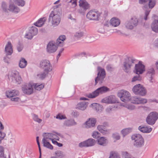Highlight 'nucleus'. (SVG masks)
<instances>
[{
  "mask_svg": "<svg viewBox=\"0 0 158 158\" xmlns=\"http://www.w3.org/2000/svg\"><path fill=\"white\" fill-rule=\"evenodd\" d=\"M135 59L133 57L127 56L124 59L123 62L122 68L125 73H129L131 70V68L134 64Z\"/></svg>",
  "mask_w": 158,
  "mask_h": 158,
  "instance_id": "f257e3e1",
  "label": "nucleus"
},
{
  "mask_svg": "<svg viewBox=\"0 0 158 158\" xmlns=\"http://www.w3.org/2000/svg\"><path fill=\"white\" fill-rule=\"evenodd\" d=\"M148 1V5H145L143 7V9L144 11L145 14L143 19L145 20H147L148 19V17L151 10L154 7L156 3V0H149Z\"/></svg>",
  "mask_w": 158,
  "mask_h": 158,
  "instance_id": "f03ea898",
  "label": "nucleus"
},
{
  "mask_svg": "<svg viewBox=\"0 0 158 158\" xmlns=\"http://www.w3.org/2000/svg\"><path fill=\"white\" fill-rule=\"evenodd\" d=\"M132 140H134V146L136 148H140L144 145V141L141 135L139 134H135L131 136Z\"/></svg>",
  "mask_w": 158,
  "mask_h": 158,
  "instance_id": "7ed1b4c3",
  "label": "nucleus"
},
{
  "mask_svg": "<svg viewBox=\"0 0 158 158\" xmlns=\"http://www.w3.org/2000/svg\"><path fill=\"white\" fill-rule=\"evenodd\" d=\"M97 71H98L97 76L96 77L95 80V85H97L99 81L100 84L102 83L106 75L105 69L102 68L101 67L99 66L98 67Z\"/></svg>",
  "mask_w": 158,
  "mask_h": 158,
  "instance_id": "20e7f679",
  "label": "nucleus"
},
{
  "mask_svg": "<svg viewBox=\"0 0 158 158\" xmlns=\"http://www.w3.org/2000/svg\"><path fill=\"white\" fill-rule=\"evenodd\" d=\"M109 90L107 87L103 86L97 89L91 93L87 95V96L89 98H94L98 96L100 94L105 93Z\"/></svg>",
  "mask_w": 158,
  "mask_h": 158,
  "instance_id": "39448f33",
  "label": "nucleus"
},
{
  "mask_svg": "<svg viewBox=\"0 0 158 158\" xmlns=\"http://www.w3.org/2000/svg\"><path fill=\"white\" fill-rule=\"evenodd\" d=\"M2 8L3 10L6 12H7L9 10L11 12L17 13L20 10L19 8L16 6L13 3H10L9 6V8L7 9V5L6 3L4 2H2Z\"/></svg>",
  "mask_w": 158,
  "mask_h": 158,
  "instance_id": "423d86ee",
  "label": "nucleus"
},
{
  "mask_svg": "<svg viewBox=\"0 0 158 158\" xmlns=\"http://www.w3.org/2000/svg\"><path fill=\"white\" fill-rule=\"evenodd\" d=\"M48 20L49 22H51L54 26H56L60 23L61 18L59 15L57 14H55L54 12L52 11L49 15Z\"/></svg>",
  "mask_w": 158,
  "mask_h": 158,
  "instance_id": "0eeeda50",
  "label": "nucleus"
},
{
  "mask_svg": "<svg viewBox=\"0 0 158 158\" xmlns=\"http://www.w3.org/2000/svg\"><path fill=\"white\" fill-rule=\"evenodd\" d=\"M158 119V113L155 111L150 113L146 118L147 123L150 125H153Z\"/></svg>",
  "mask_w": 158,
  "mask_h": 158,
  "instance_id": "6e6552de",
  "label": "nucleus"
},
{
  "mask_svg": "<svg viewBox=\"0 0 158 158\" xmlns=\"http://www.w3.org/2000/svg\"><path fill=\"white\" fill-rule=\"evenodd\" d=\"M132 91L135 94L141 96H145L147 93L146 89L140 84L134 86L132 89Z\"/></svg>",
  "mask_w": 158,
  "mask_h": 158,
  "instance_id": "1a4fd4ad",
  "label": "nucleus"
},
{
  "mask_svg": "<svg viewBox=\"0 0 158 158\" xmlns=\"http://www.w3.org/2000/svg\"><path fill=\"white\" fill-rule=\"evenodd\" d=\"M79 3L80 8V10H79V13L84 15L87 10L90 9V5L86 0H80Z\"/></svg>",
  "mask_w": 158,
  "mask_h": 158,
  "instance_id": "9d476101",
  "label": "nucleus"
},
{
  "mask_svg": "<svg viewBox=\"0 0 158 158\" xmlns=\"http://www.w3.org/2000/svg\"><path fill=\"white\" fill-rule=\"evenodd\" d=\"M117 96L120 98L121 100L124 102H126L130 100L131 95L128 91L124 90H121L118 92Z\"/></svg>",
  "mask_w": 158,
  "mask_h": 158,
  "instance_id": "9b49d317",
  "label": "nucleus"
},
{
  "mask_svg": "<svg viewBox=\"0 0 158 158\" xmlns=\"http://www.w3.org/2000/svg\"><path fill=\"white\" fill-rule=\"evenodd\" d=\"M40 67L44 69L45 72H49L52 69V67L50 62L47 60H44L41 61L40 63Z\"/></svg>",
  "mask_w": 158,
  "mask_h": 158,
  "instance_id": "f8f14e48",
  "label": "nucleus"
},
{
  "mask_svg": "<svg viewBox=\"0 0 158 158\" xmlns=\"http://www.w3.org/2000/svg\"><path fill=\"white\" fill-rule=\"evenodd\" d=\"M101 14V13L98 11L91 10L87 13L86 17L90 20H98L99 17Z\"/></svg>",
  "mask_w": 158,
  "mask_h": 158,
  "instance_id": "ddd939ff",
  "label": "nucleus"
},
{
  "mask_svg": "<svg viewBox=\"0 0 158 158\" xmlns=\"http://www.w3.org/2000/svg\"><path fill=\"white\" fill-rule=\"evenodd\" d=\"M138 23V20L136 18H132L129 21H126L125 25L126 28L129 29H132L134 27L137 26Z\"/></svg>",
  "mask_w": 158,
  "mask_h": 158,
  "instance_id": "4468645a",
  "label": "nucleus"
},
{
  "mask_svg": "<svg viewBox=\"0 0 158 158\" xmlns=\"http://www.w3.org/2000/svg\"><path fill=\"white\" fill-rule=\"evenodd\" d=\"M96 143L95 139H89L87 140L81 142L79 144V146L80 148L91 147L94 145Z\"/></svg>",
  "mask_w": 158,
  "mask_h": 158,
  "instance_id": "2eb2a0df",
  "label": "nucleus"
},
{
  "mask_svg": "<svg viewBox=\"0 0 158 158\" xmlns=\"http://www.w3.org/2000/svg\"><path fill=\"white\" fill-rule=\"evenodd\" d=\"M102 102L108 104L116 103H118L117 98L114 95H112L103 99Z\"/></svg>",
  "mask_w": 158,
  "mask_h": 158,
  "instance_id": "dca6fc26",
  "label": "nucleus"
},
{
  "mask_svg": "<svg viewBox=\"0 0 158 158\" xmlns=\"http://www.w3.org/2000/svg\"><path fill=\"white\" fill-rule=\"evenodd\" d=\"M22 89L23 93L27 95H30L33 92L32 86L30 84L23 85Z\"/></svg>",
  "mask_w": 158,
  "mask_h": 158,
  "instance_id": "f3484780",
  "label": "nucleus"
},
{
  "mask_svg": "<svg viewBox=\"0 0 158 158\" xmlns=\"http://www.w3.org/2000/svg\"><path fill=\"white\" fill-rule=\"evenodd\" d=\"M144 68V65L140 63V62L138 64H135V69L136 73L138 75L142 74L145 71Z\"/></svg>",
  "mask_w": 158,
  "mask_h": 158,
  "instance_id": "a211bd4d",
  "label": "nucleus"
},
{
  "mask_svg": "<svg viewBox=\"0 0 158 158\" xmlns=\"http://www.w3.org/2000/svg\"><path fill=\"white\" fill-rule=\"evenodd\" d=\"M57 49V47L54 44V43L50 42L48 44L47 49L48 52L50 53H52L55 52Z\"/></svg>",
  "mask_w": 158,
  "mask_h": 158,
  "instance_id": "6ab92c4d",
  "label": "nucleus"
},
{
  "mask_svg": "<svg viewBox=\"0 0 158 158\" xmlns=\"http://www.w3.org/2000/svg\"><path fill=\"white\" fill-rule=\"evenodd\" d=\"M13 46L10 41L8 42L5 48V52L6 55H11L13 53Z\"/></svg>",
  "mask_w": 158,
  "mask_h": 158,
  "instance_id": "aec40b11",
  "label": "nucleus"
},
{
  "mask_svg": "<svg viewBox=\"0 0 158 158\" xmlns=\"http://www.w3.org/2000/svg\"><path fill=\"white\" fill-rule=\"evenodd\" d=\"M96 122V119L94 118H89L86 121L85 125L86 128H89L94 127L95 126Z\"/></svg>",
  "mask_w": 158,
  "mask_h": 158,
  "instance_id": "412c9836",
  "label": "nucleus"
},
{
  "mask_svg": "<svg viewBox=\"0 0 158 158\" xmlns=\"http://www.w3.org/2000/svg\"><path fill=\"white\" fill-rule=\"evenodd\" d=\"M6 94L7 97L10 98L18 95L19 92L17 90H10L6 91Z\"/></svg>",
  "mask_w": 158,
  "mask_h": 158,
  "instance_id": "4be33fe9",
  "label": "nucleus"
},
{
  "mask_svg": "<svg viewBox=\"0 0 158 158\" xmlns=\"http://www.w3.org/2000/svg\"><path fill=\"white\" fill-rule=\"evenodd\" d=\"M66 38L65 35H60L56 40V44L58 46L63 47L64 45V41L65 40Z\"/></svg>",
  "mask_w": 158,
  "mask_h": 158,
  "instance_id": "5701e85b",
  "label": "nucleus"
},
{
  "mask_svg": "<svg viewBox=\"0 0 158 158\" xmlns=\"http://www.w3.org/2000/svg\"><path fill=\"white\" fill-rule=\"evenodd\" d=\"M138 129L143 133H149L152 131V128L149 127H144L141 125L139 127Z\"/></svg>",
  "mask_w": 158,
  "mask_h": 158,
  "instance_id": "b1692460",
  "label": "nucleus"
},
{
  "mask_svg": "<svg viewBox=\"0 0 158 158\" xmlns=\"http://www.w3.org/2000/svg\"><path fill=\"white\" fill-rule=\"evenodd\" d=\"M87 103V102H81L77 105L76 108L82 110H84L86 108Z\"/></svg>",
  "mask_w": 158,
  "mask_h": 158,
  "instance_id": "393cba45",
  "label": "nucleus"
},
{
  "mask_svg": "<svg viewBox=\"0 0 158 158\" xmlns=\"http://www.w3.org/2000/svg\"><path fill=\"white\" fill-rule=\"evenodd\" d=\"M97 140H98V143L102 146H105L108 143L107 140L104 137H100Z\"/></svg>",
  "mask_w": 158,
  "mask_h": 158,
  "instance_id": "a878e982",
  "label": "nucleus"
},
{
  "mask_svg": "<svg viewBox=\"0 0 158 158\" xmlns=\"http://www.w3.org/2000/svg\"><path fill=\"white\" fill-rule=\"evenodd\" d=\"M151 27L153 31L158 33V20H154L151 24Z\"/></svg>",
  "mask_w": 158,
  "mask_h": 158,
  "instance_id": "bb28decb",
  "label": "nucleus"
},
{
  "mask_svg": "<svg viewBox=\"0 0 158 158\" xmlns=\"http://www.w3.org/2000/svg\"><path fill=\"white\" fill-rule=\"evenodd\" d=\"M46 17L41 18L36 22L34 23V24L37 27H41L44 24V22L46 21Z\"/></svg>",
  "mask_w": 158,
  "mask_h": 158,
  "instance_id": "cd10ccee",
  "label": "nucleus"
},
{
  "mask_svg": "<svg viewBox=\"0 0 158 158\" xmlns=\"http://www.w3.org/2000/svg\"><path fill=\"white\" fill-rule=\"evenodd\" d=\"M110 23L112 26L114 27H116L119 25L120 21L118 18L114 17L110 20Z\"/></svg>",
  "mask_w": 158,
  "mask_h": 158,
  "instance_id": "c85d7f7f",
  "label": "nucleus"
},
{
  "mask_svg": "<svg viewBox=\"0 0 158 158\" xmlns=\"http://www.w3.org/2000/svg\"><path fill=\"white\" fill-rule=\"evenodd\" d=\"M27 61L23 58H21L19 63V67L21 68H25L27 64Z\"/></svg>",
  "mask_w": 158,
  "mask_h": 158,
  "instance_id": "c756f323",
  "label": "nucleus"
},
{
  "mask_svg": "<svg viewBox=\"0 0 158 158\" xmlns=\"http://www.w3.org/2000/svg\"><path fill=\"white\" fill-rule=\"evenodd\" d=\"M44 144V146L47 148L52 150L53 148V146L49 143V142L47 141L46 139H43L42 140Z\"/></svg>",
  "mask_w": 158,
  "mask_h": 158,
  "instance_id": "7c9ffc66",
  "label": "nucleus"
},
{
  "mask_svg": "<svg viewBox=\"0 0 158 158\" xmlns=\"http://www.w3.org/2000/svg\"><path fill=\"white\" fill-rule=\"evenodd\" d=\"M44 134H45V135H43L44 138L45 139H49L50 140H52L53 138H54V136H56V135L52 133H44Z\"/></svg>",
  "mask_w": 158,
  "mask_h": 158,
  "instance_id": "2f4dec72",
  "label": "nucleus"
},
{
  "mask_svg": "<svg viewBox=\"0 0 158 158\" xmlns=\"http://www.w3.org/2000/svg\"><path fill=\"white\" fill-rule=\"evenodd\" d=\"M76 124L74 120H66L64 123V125L66 126L69 127L75 125Z\"/></svg>",
  "mask_w": 158,
  "mask_h": 158,
  "instance_id": "473e14b6",
  "label": "nucleus"
},
{
  "mask_svg": "<svg viewBox=\"0 0 158 158\" xmlns=\"http://www.w3.org/2000/svg\"><path fill=\"white\" fill-rule=\"evenodd\" d=\"M97 129L103 135L106 134L107 130L105 128V127L102 125H98L97 127Z\"/></svg>",
  "mask_w": 158,
  "mask_h": 158,
  "instance_id": "72a5a7b5",
  "label": "nucleus"
},
{
  "mask_svg": "<svg viewBox=\"0 0 158 158\" xmlns=\"http://www.w3.org/2000/svg\"><path fill=\"white\" fill-rule=\"evenodd\" d=\"M132 129L131 128H128L123 129L121 131V133L123 137L128 134L131 131Z\"/></svg>",
  "mask_w": 158,
  "mask_h": 158,
  "instance_id": "f704fd0d",
  "label": "nucleus"
},
{
  "mask_svg": "<svg viewBox=\"0 0 158 158\" xmlns=\"http://www.w3.org/2000/svg\"><path fill=\"white\" fill-rule=\"evenodd\" d=\"M29 31L33 36L36 35L38 32L37 28L35 27H32L29 29Z\"/></svg>",
  "mask_w": 158,
  "mask_h": 158,
  "instance_id": "c9c22d12",
  "label": "nucleus"
},
{
  "mask_svg": "<svg viewBox=\"0 0 158 158\" xmlns=\"http://www.w3.org/2000/svg\"><path fill=\"white\" fill-rule=\"evenodd\" d=\"M139 97H131L130 101L131 103L135 104H139Z\"/></svg>",
  "mask_w": 158,
  "mask_h": 158,
  "instance_id": "e433bc0d",
  "label": "nucleus"
},
{
  "mask_svg": "<svg viewBox=\"0 0 158 158\" xmlns=\"http://www.w3.org/2000/svg\"><path fill=\"white\" fill-rule=\"evenodd\" d=\"M109 158H120L119 154L116 152H112L110 153Z\"/></svg>",
  "mask_w": 158,
  "mask_h": 158,
  "instance_id": "4c0bfd02",
  "label": "nucleus"
},
{
  "mask_svg": "<svg viewBox=\"0 0 158 158\" xmlns=\"http://www.w3.org/2000/svg\"><path fill=\"white\" fill-rule=\"evenodd\" d=\"M93 107H94L97 111L102 110V107L101 105L97 103H93L91 105Z\"/></svg>",
  "mask_w": 158,
  "mask_h": 158,
  "instance_id": "58836bf2",
  "label": "nucleus"
},
{
  "mask_svg": "<svg viewBox=\"0 0 158 158\" xmlns=\"http://www.w3.org/2000/svg\"><path fill=\"white\" fill-rule=\"evenodd\" d=\"M15 4L18 6H23L25 4V2L24 0H14Z\"/></svg>",
  "mask_w": 158,
  "mask_h": 158,
  "instance_id": "ea45409f",
  "label": "nucleus"
},
{
  "mask_svg": "<svg viewBox=\"0 0 158 158\" xmlns=\"http://www.w3.org/2000/svg\"><path fill=\"white\" fill-rule=\"evenodd\" d=\"M48 72H45L44 71V72L38 74L37 76L40 79L43 80L46 77V76L48 74Z\"/></svg>",
  "mask_w": 158,
  "mask_h": 158,
  "instance_id": "a19ab883",
  "label": "nucleus"
},
{
  "mask_svg": "<svg viewBox=\"0 0 158 158\" xmlns=\"http://www.w3.org/2000/svg\"><path fill=\"white\" fill-rule=\"evenodd\" d=\"M17 49L18 52H21L23 48V46L20 42H19L16 45Z\"/></svg>",
  "mask_w": 158,
  "mask_h": 158,
  "instance_id": "79ce46f5",
  "label": "nucleus"
},
{
  "mask_svg": "<svg viewBox=\"0 0 158 158\" xmlns=\"http://www.w3.org/2000/svg\"><path fill=\"white\" fill-rule=\"evenodd\" d=\"M106 69L107 71L111 72L114 70V68L111 64H107L106 66Z\"/></svg>",
  "mask_w": 158,
  "mask_h": 158,
  "instance_id": "37998d69",
  "label": "nucleus"
},
{
  "mask_svg": "<svg viewBox=\"0 0 158 158\" xmlns=\"http://www.w3.org/2000/svg\"><path fill=\"white\" fill-rule=\"evenodd\" d=\"M4 147L2 146H0V158H6V156H4Z\"/></svg>",
  "mask_w": 158,
  "mask_h": 158,
  "instance_id": "c03bdc74",
  "label": "nucleus"
},
{
  "mask_svg": "<svg viewBox=\"0 0 158 158\" xmlns=\"http://www.w3.org/2000/svg\"><path fill=\"white\" fill-rule=\"evenodd\" d=\"M44 86V85L43 84H41L39 85H38L37 84H36L34 87L35 89L39 91L43 89Z\"/></svg>",
  "mask_w": 158,
  "mask_h": 158,
  "instance_id": "a18cd8bd",
  "label": "nucleus"
},
{
  "mask_svg": "<svg viewBox=\"0 0 158 158\" xmlns=\"http://www.w3.org/2000/svg\"><path fill=\"white\" fill-rule=\"evenodd\" d=\"M9 56H10V55H6V56H4L3 58V60L4 62L8 64L10 63V57H9Z\"/></svg>",
  "mask_w": 158,
  "mask_h": 158,
  "instance_id": "49530a36",
  "label": "nucleus"
},
{
  "mask_svg": "<svg viewBox=\"0 0 158 158\" xmlns=\"http://www.w3.org/2000/svg\"><path fill=\"white\" fill-rule=\"evenodd\" d=\"M100 133L98 131H94L93 132L92 135L94 138L97 139L100 137Z\"/></svg>",
  "mask_w": 158,
  "mask_h": 158,
  "instance_id": "de8ad7c7",
  "label": "nucleus"
},
{
  "mask_svg": "<svg viewBox=\"0 0 158 158\" xmlns=\"http://www.w3.org/2000/svg\"><path fill=\"white\" fill-rule=\"evenodd\" d=\"M14 78L15 80L16 83H17V84H19L21 83L22 80L20 76H18L16 77L14 76Z\"/></svg>",
  "mask_w": 158,
  "mask_h": 158,
  "instance_id": "09e8293b",
  "label": "nucleus"
},
{
  "mask_svg": "<svg viewBox=\"0 0 158 158\" xmlns=\"http://www.w3.org/2000/svg\"><path fill=\"white\" fill-rule=\"evenodd\" d=\"M112 136L113 138L116 139V140H119L120 138V136L119 135V134L118 133H115L113 134Z\"/></svg>",
  "mask_w": 158,
  "mask_h": 158,
  "instance_id": "8fccbe9b",
  "label": "nucleus"
},
{
  "mask_svg": "<svg viewBox=\"0 0 158 158\" xmlns=\"http://www.w3.org/2000/svg\"><path fill=\"white\" fill-rule=\"evenodd\" d=\"M122 155L123 158H128L130 155L127 152H122Z\"/></svg>",
  "mask_w": 158,
  "mask_h": 158,
  "instance_id": "3c124183",
  "label": "nucleus"
},
{
  "mask_svg": "<svg viewBox=\"0 0 158 158\" xmlns=\"http://www.w3.org/2000/svg\"><path fill=\"white\" fill-rule=\"evenodd\" d=\"M141 80V77L138 75L135 76H134L132 79L131 81L132 82H135L136 81H139Z\"/></svg>",
  "mask_w": 158,
  "mask_h": 158,
  "instance_id": "603ef678",
  "label": "nucleus"
},
{
  "mask_svg": "<svg viewBox=\"0 0 158 158\" xmlns=\"http://www.w3.org/2000/svg\"><path fill=\"white\" fill-rule=\"evenodd\" d=\"M155 73L154 69L152 68L149 69L147 71V74H151V76H152Z\"/></svg>",
  "mask_w": 158,
  "mask_h": 158,
  "instance_id": "864d4df0",
  "label": "nucleus"
},
{
  "mask_svg": "<svg viewBox=\"0 0 158 158\" xmlns=\"http://www.w3.org/2000/svg\"><path fill=\"white\" fill-rule=\"evenodd\" d=\"M33 119L35 121L38 122L39 123H41L42 121V120L39 118L38 116L35 114L33 115Z\"/></svg>",
  "mask_w": 158,
  "mask_h": 158,
  "instance_id": "5fc2aeb1",
  "label": "nucleus"
},
{
  "mask_svg": "<svg viewBox=\"0 0 158 158\" xmlns=\"http://www.w3.org/2000/svg\"><path fill=\"white\" fill-rule=\"evenodd\" d=\"M147 99L142 98L140 97H139V104H145L147 102Z\"/></svg>",
  "mask_w": 158,
  "mask_h": 158,
  "instance_id": "6e6d98bb",
  "label": "nucleus"
},
{
  "mask_svg": "<svg viewBox=\"0 0 158 158\" xmlns=\"http://www.w3.org/2000/svg\"><path fill=\"white\" fill-rule=\"evenodd\" d=\"M56 118L59 119L60 120L65 119L66 118V117L64 115H62L61 114H58L56 116Z\"/></svg>",
  "mask_w": 158,
  "mask_h": 158,
  "instance_id": "4d7b16f0",
  "label": "nucleus"
},
{
  "mask_svg": "<svg viewBox=\"0 0 158 158\" xmlns=\"http://www.w3.org/2000/svg\"><path fill=\"white\" fill-rule=\"evenodd\" d=\"M83 35V33L80 32H77L74 35V36L77 38H79L82 37Z\"/></svg>",
  "mask_w": 158,
  "mask_h": 158,
  "instance_id": "13d9d810",
  "label": "nucleus"
},
{
  "mask_svg": "<svg viewBox=\"0 0 158 158\" xmlns=\"http://www.w3.org/2000/svg\"><path fill=\"white\" fill-rule=\"evenodd\" d=\"M55 154L56 156L62 157L64 155L63 154V152L60 151H57L55 152Z\"/></svg>",
  "mask_w": 158,
  "mask_h": 158,
  "instance_id": "bf43d9fd",
  "label": "nucleus"
},
{
  "mask_svg": "<svg viewBox=\"0 0 158 158\" xmlns=\"http://www.w3.org/2000/svg\"><path fill=\"white\" fill-rule=\"evenodd\" d=\"M33 36H34L31 34L30 33V32L29 31L26 34L25 37V38L31 40L33 38Z\"/></svg>",
  "mask_w": 158,
  "mask_h": 158,
  "instance_id": "052dcab7",
  "label": "nucleus"
},
{
  "mask_svg": "<svg viewBox=\"0 0 158 158\" xmlns=\"http://www.w3.org/2000/svg\"><path fill=\"white\" fill-rule=\"evenodd\" d=\"M69 2L71 3L72 7H75L77 5V0H70Z\"/></svg>",
  "mask_w": 158,
  "mask_h": 158,
  "instance_id": "680f3d73",
  "label": "nucleus"
},
{
  "mask_svg": "<svg viewBox=\"0 0 158 158\" xmlns=\"http://www.w3.org/2000/svg\"><path fill=\"white\" fill-rule=\"evenodd\" d=\"M6 136V134L4 132H0V144L2 143L3 140Z\"/></svg>",
  "mask_w": 158,
  "mask_h": 158,
  "instance_id": "e2e57ef3",
  "label": "nucleus"
},
{
  "mask_svg": "<svg viewBox=\"0 0 158 158\" xmlns=\"http://www.w3.org/2000/svg\"><path fill=\"white\" fill-rule=\"evenodd\" d=\"M71 114L75 117H77L78 116L79 113L76 110H73Z\"/></svg>",
  "mask_w": 158,
  "mask_h": 158,
  "instance_id": "0e129e2a",
  "label": "nucleus"
},
{
  "mask_svg": "<svg viewBox=\"0 0 158 158\" xmlns=\"http://www.w3.org/2000/svg\"><path fill=\"white\" fill-rule=\"evenodd\" d=\"M98 32L101 33H104L105 32V30L103 27L100 28L98 29Z\"/></svg>",
  "mask_w": 158,
  "mask_h": 158,
  "instance_id": "69168bd1",
  "label": "nucleus"
},
{
  "mask_svg": "<svg viewBox=\"0 0 158 158\" xmlns=\"http://www.w3.org/2000/svg\"><path fill=\"white\" fill-rule=\"evenodd\" d=\"M68 18L69 19H70L71 20L73 21L74 22H76V19L73 18L72 16L71 15H69Z\"/></svg>",
  "mask_w": 158,
  "mask_h": 158,
  "instance_id": "338daca9",
  "label": "nucleus"
},
{
  "mask_svg": "<svg viewBox=\"0 0 158 158\" xmlns=\"http://www.w3.org/2000/svg\"><path fill=\"white\" fill-rule=\"evenodd\" d=\"M19 73L17 71H14V72L12 73V77L14 78V76L16 77L19 76Z\"/></svg>",
  "mask_w": 158,
  "mask_h": 158,
  "instance_id": "774afa93",
  "label": "nucleus"
}]
</instances>
